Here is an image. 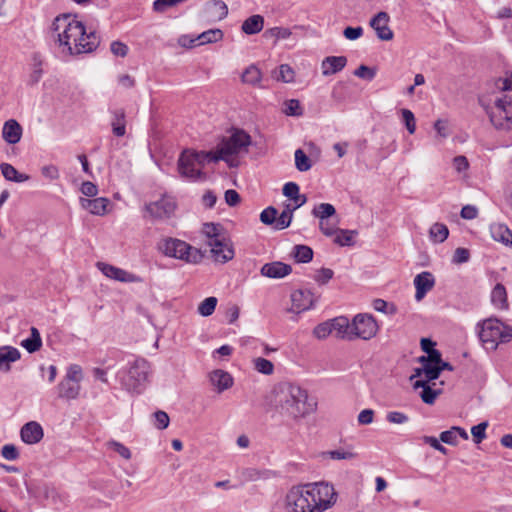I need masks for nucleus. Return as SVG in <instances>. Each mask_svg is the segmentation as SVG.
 <instances>
[{
    "label": "nucleus",
    "instance_id": "nucleus-1",
    "mask_svg": "<svg viewBox=\"0 0 512 512\" xmlns=\"http://www.w3.org/2000/svg\"><path fill=\"white\" fill-rule=\"evenodd\" d=\"M50 38L55 55L69 61L80 54L92 53L100 44V36L70 14L57 16L50 27Z\"/></svg>",
    "mask_w": 512,
    "mask_h": 512
},
{
    "label": "nucleus",
    "instance_id": "nucleus-2",
    "mask_svg": "<svg viewBox=\"0 0 512 512\" xmlns=\"http://www.w3.org/2000/svg\"><path fill=\"white\" fill-rule=\"evenodd\" d=\"M268 411L283 420L298 422L317 410V400L308 391L293 382L276 384L265 398Z\"/></svg>",
    "mask_w": 512,
    "mask_h": 512
},
{
    "label": "nucleus",
    "instance_id": "nucleus-3",
    "mask_svg": "<svg viewBox=\"0 0 512 512\" xmlns=\"http://www.w3.org/2000/svg\"><path fill=\"white\" fill-rule=\"evenodd\" d=\"M337 493L326 482L292 487L285 497L286 512H325L335 505Z\"/></svg>",
    "mask_w": 512,
    "mask_h": 512
},
{
    "label": "nucleus",
    "instance_id": "nucleus-4",
    "mask_svg": "<svg viewBox=\"0 0 512 512\" xmlns=\"http://www.w3.org/2000/svg\"><path fill=\"white\" fill-rule=\"evenodd\" d=\"M479 338L486 350L495 351L499 345L512 340V326L497 318H488L478 323Z\"/></svg>",
    "mask_w": 512,
    "mask_h": 512
},
{
    "label": "nucleus",
    "instance_id": "nucleus-5",
    "mask_svg": "<svg viewBox=\"0 0 512 512\" xmlns=\"http://www.w3.org/2000/svg\"><path fill=\"white\" fill-rule=\"evenodd\" d=\"M151 373L150 363L142 357L136 358L129 364L127 371L121 370L118 372V377L122 386L132 393H141L148 382V377Z\"/></svg>",
    "mask_w": 512,
    "mask_h": 512
},
{
    "label": "nucleus",
    "instance_id": "nucleus-6",
    "mask_svg": "<svg viewBox=\"0 0 512 512\" xmlns=\"http://www.w3.org/2000/svg\"><path fill=\"white\" fill-rule=\"evenodd\" d=\"M157 248L166 257L178 259L188 264H197L203 259L201 250L177 238L161 239Z\"/></svg>",
    "mask_w": 512,
    "mask_h": 512
},
{
    "label": "nucleus",
    "instance_id": "nucleus-7",
    "mask_svg": "<svg viewBox=\"0 0 512 512\" xmlns=\"http://www.w3.org/2000/svg\"><path fill=\"white\" fill-rule=\"evenodd\" d=\"M229 137H224L217 145L218 157L230 167L237 165L235 157L242 152H247L251 145V137L245 130H233Z\"/></svg>",
    "mask_w": 512,
    "mask_h": 512
},
{
    "label": "nucleus",
    "instance_id": "nucleus-8",
    "mask_svg": "<svg viewBox=\"0 0 512 512\" xmlns=\"http://www.w3.org/2000/svg\"><path fill=\"white\" fill-rule=\"evenodd\" d=\"M494 105L497 115L512 126V73L494 81Z\"/></svg>",
    "mask_w": 512,
    "mask_h": 512
},
{
    "label": "nucleus",
    "instance_id": "nucleus-9",
    "mask_svg": "<svg viewBox=\"0 0 512 512\" xmlns=\"http://www.w3.org/2000/svg\"><path fill=\"white\" fill-rule=\"evenodd\" d=\"M353 339L370 340L378 332V324L370 314L360 313L352 320Z\"/></svg>",
    "mask_w": 512,
    "mask_h": 512
},
{
    "label": "nucleus",
    "instance_id": "nucleus-10",
    "mask_svg": "<svg viewBox=\"0 0 512 512\" xmlns=\"http://www.w3.org/2000/svg\"><path fill=\"white\" fill-rule=\"evenodd\" d=\"M291 308L290 312L301 313L312 309L318 301V296L309 289L294 290L291 295Z\"/></svg>",
    "mask_w": 512,
    "mask_h": 512
},
{
    "label": "nucleus",
    "instance_id": "nucleus-11",
    "mask_svg": "<svg viewBox=\"0 0 512 512\" xmlns=\"http://www.w3.org/2000/svg\"><path fill=\"white\" fill-rule=\"evenodd\" d=\"M96 267L109 279L122 283H141L143 279L122 268L104 262H97Z\"/></svg>",
    "mask_w": 512,
    "mask_h": 512
},
{
    "label": "nucleus",
    "instance_id": "nucleus-12",
    "mask_svg": "<svg viewBox=\"0 0 512 512\" xmlns=\"http://www.w3.org/2000/svg\"><path fill=\"white\" fill-rule=\"evenodd\" d=\"M178 172L182 178L189 181H196L201 179L204 175L196 162H194L193 156L187 154L185 151H183L179 157Z\"/></svg>",
    "mask_w": 512,
    "mask_h": 512
},
{
    "label": "nucleus",
    "instance_id": "nucleus-13",
    "mask_svg": "<svg viewBox=\"0 0 512 512\" xmlns=\"http://www.w3.org/2000/svg\"><path fill=\"white\" fill-rule=\"evenodd\" d=\"M202 15L209 22L221 21L228 15V6L223 0H208L203 5Z\"/></svg>",
    "mask_w": 512,
    "mask_h": 512
},
{
    "label": "nucleus",
    "instance_id": "nucleus-14",
    "mask_svg": "<svg viewBox=\"0 0 512 512\" xmlns=\"http://www.w3.org/2000/svg\"><path fill=\"white\" fill-rule=\"evenodd\" d=\"M145 209L151 217L162 219L169 217L174 212L175 203L169 197H162L157 201L147 204Z\"/></svg>",
    "mask_w": 512,
    "mask_h": 512
},
{
    "label": "nucleus",
    "instance_id": "nucleus-15",
    "mask_svg": "<svg viewBox=\"0 0 512 512\" xmlns=\"http://www.w3.org/2000/svg\"><path fill=\"white\" fill-rule=\"evenodd\" d=\"M389 20L390 17L388 13L384 11L378 12L370 20V26L376 32L377 37L382 41H390L394 37L393 31L388 26Z\"/></svg>",
    "mask_w": 512,
    "mask_h": 512
},
{
    "label": "nucleus",
    "instance_id": "nucleus-16",
    "mask_svg": "<svg viewBox=\"0 0 512 512\" xmlns=\"http://www.w3.org/2000/svg\"><path fill=\"white\" fill-rule=\"evenodd\" d=\"M208 245L211 247L212 257L216 262L226 263L233 259L234 249L227 238L216 242L208 241Z\"/></svg>",
    "mask_w": 512,
    "mask_h": 512
},
{
    "label": "nucleus",
    "instance_id": "nucleus-17",
    "mask_svg": "<svg viewBox=\"0 0 512 512\" xmlns=\"http://www.w3.org/2000/svg\"><path fill=\"white\" fill-rule=\"evenodd\" d=\"M292 272V267L289 264L274 261L266 263L261 267L260 273L262 276L272 279H281L288 276Z\"/></svg>",
    "mask_w": 512,
    "mask_h": 512
},
{
    "label": "nucleus",
    "instance_id": "nucleus-18",
    "mask_svg": "<svg viewBox=\"0 0 512 512\" xmlns=\"http://www.w3.org/2000/svg\"><path fill=\"white\" fill-rule=\"evenodd\" d=\"M435 284V279L432 273L428 271L421 272L414 278V286L416 288L415 299L422 300L427 292H429Z\"/></svg>",
    "mask_w": 512,
    "mask_h": 512
},
{
    "label": "nucleus",
    "instance_id": "nucleus-19",
    "mask_svg": "<svg viewBox=\"0 0 512 512\" xmlns=\"http://www.w3.org/2000/svg\"><path fill=\"white\" fill-rule=\"evenodd\" d=\"M43 428L35 421H30L23 425L20 431L21 439L26 444H36L43 438Z\"/></svg>",
    "mask_w": 512,
    "mask_h": 512
},
{
    "label": "nucleus",
    "instance_id": "nucleus-20",
    "mask_svg": "<svg viewBox=\"0 0 512 512\" xmlns=\"http://www.w3.org/2000/svg\"><path fill=\"white\" fill-rule=\"evenodd\" d=\"M347 65V58L345 56H328L321 62V69L323 76L334 75L342 71Z\"/></svg>",
    "mask_w": 512,
    "mask_h": 512
},
{
    "label": "nucleus",
    "instance_id": "nucleus-21",
    "mask_svg": "<svg viewBox=\"0 0 512 512\" xmlns=\"http://www.w3.org/2000/svg\"><path fill=\"white\" fill-rule=\"evenodd\" d=\"M211 384L216 388L218 393H222L232 387L233 377L226 371L216 369L209 374Z\"/></svg>",
    "mask_w": 512,
    "mask_h": 512
},
{
    "label": "nucleus",
    "instance_id": "nucleus-22",
    "mask_svg": "<svg viewBox=\"0 0 512 512\" xmlns=\"http://www.w3.org/2000/svg\"><path fill=\"white\" fill-rule=\"evenodd\" d=\"M109 200L104 197L88 199V198H80V205L83 209L89 211L93 215H105L107 212V207L109 205Z\"/></svg>",
    "mask_w": 512,
    "mask_h": 512
},
{
    "label": "nucleus",
    "instance_id": "nucleus-23",
    "mask_svg": "<svg viewBox=\"0 0 512 512\" xmlns=\"http://www.w3.org/2000/svg\"><path fill=\"white\" fill-rule=\"evenodd\" d=\"M332 329L335 332V336L339 339L352 341L353 339V329L352 322H349L346 317H336L332 320Z\"/></svg>",
    "mask_w": 512,
    "mask_h": 512
},
{
    "label": "nucleus",
    "instance_id": "nucleus-24",
    "mask_svg": "<svg viewBox=\"0 0 512 512\" xmlns=\"http://www.w3.org/2000/svg\"><path fill=\"white\" fill-rule=\"evenodd\" d=\"M21 357L20 351L12 346L0 347V371L9 372L11 363L18 361Z\"/></svg>",
    "mask_w": 512,
    "mask_h": 512
},
{
    "label": "nucleus",
    "instance_id": "nucleus-25",
    "mask_svg": "<svg viewBox=\"0 0 512 512\" xmlns=\"http://www.w3.org/2000/svg\"><path fill=\"white\" fill-rule=\"evenodd\" d=\"M440 441L445 444L456 446L458 444V438L467 440L469 438L465 429L459 426H453L449 430L440 433Z\"/></svg>",
    "mask_w": 512,
    "mask_h": 512
},
{
    "label": "nucleus",
    "instance_id": "nucleus-26",
    "mask_svg": "<svg viewBox=\"0 0 512 512\" xmlns=\"http://www.w3.org/2000/svg\"><path fill=\"white\" fill-rule=\"evenodd\" d=\"M264 27V17L254 14L245 19L241 25V31L246 35H254L262 31Z\"/></svg>",
    "mask_w": 512,
    "mask_h": 512
},
{
    "label": "nucleus",
    "instance_id": "nucleus-27",
    "mask_svg": "<svg viewBox=\"0 0 512 512\" xmlns=\"http://www.w3.org/2000/svg\"><path fill=\"white\" fill-rule=\"evenodd\" d=\"M187 154L193 156L194 162L201 169L206 163L210 162H218L221 158L218 157V149L216 148L214 151H192V150H184Z\"/></svg>",
    "mask_w": 512,
    "mask_h": 512
},
{
    "label": "nucleus",
    "instance_id": "nucleus-28",
    "mask_svg": "<svg viewBox=\"0 0 512 512\" xmlns=\"http://www.w3.org/2000/svg\"><path fill=\"white\" fill-rule=\"evenodd\" d=\"M490 234L495 241L507 246L509 238L512 236V231L505 224L493 223L490 225Z\"/></svg>",
    "mask_w": 512,
    "mask_h": 512
},
{
    "label": "nucleus",
    "instance_id": "nucleus-29",
    "mask_svg": "<svg viewBox=\"0 0 512 512\" xmlns=\"http://www.w3.org/2000/svg\"><path fill=\"white\" fill-rule=\"evenodd\" d=\"M80 386L71 380H62L58 384V395L65 399H75L79 395Z\"/></svg>",
    "mask_w": 512,
    "mask_h": 512
},
{
    "label": "nucleus",
    "instance_id": "nucleus-30",
    "mask_svg": "<svg viewBox=\"0 0 512 512\" xmlns=\"http://www.w3.org/2000/svg\"><path fill=\"white\" fill-rule=\"evenodd\" d=\"M0 170L4 178L15 183H23L30 179L29 175L19 173L14 166L8 163L0 164Z\"/></svg>",
    "mask_w": 512,
    "mask_h": 512
},
{
    "label": "nucleus",
    "instance_id": "nucleus-31",
    "mask_svg": "<svg viewBox=\"0 0 512 512\" xmlns=\"http://www.w3.org/2000/svg\"><path fill=\"white\" fill-rule=\"evenodd\" d=\"M241 80L244 84L258 86L262 80V73L256 65L251 64L243 71Z\"/></svg>",
    "mask_w": 512,
    "mask_h": 512
},
{
    "label": "nucleus",
    "instance_id": "nucleus-32",
    "mask_svg": "<svg viewBox=\"0 0 512 512\" xmlns=\"http://www.w3.org/2000/svg\"><path fill=\"white\" fill-rule=\"evenodd\" d=\"M30 331L31 336L22 340L21 346L25 348L29 353H34L42 347V339L40 332L36 327H31Z\"/></svg>",
    "mask_w": 512,
    "mask_h": 512
},
{
    "label": "nucleus",
    "instance_id": "nucleus-33",
    "mask_svg": "<svg viewBox=\"0 0 512 512\" xmlns=\"http://www.w3.org/2000/svg\"><path fill=\"white\" fill-rule=\"evenodd\" d=\"M414 388H422L421 399L426 404H433L439 394L437 390L432 389L427 381L417 380L414 383Z\"/></svg>",
    "mask_w": 512,
    "mask_h": 512
},
{
    "label": "nucleus",
    "instance_id": "nucleus-34",
    "mask_svg": "<svg viewBox=\"0 0 512 512\" xmlns=\"http://www.w3.org/2000/svg\"><path fill=\"white\" fill-rule=\"evenodd\" d=\"M272 77L283 83H291L295 79V71L288 64H281L272 72Z\"/></svg>",
    "mask_w": 512,
    "mask_h": 512
},
{
    "label": "nucleus",
    "instance_id": "nucleus-35",
    "mask_svg": "<svg viewBox=\"0 0 512 512\" xmlns=\"http://www.w3.org/2000/svg\"><path fill=\"white\" fill-rule=\"evenodd\" d=\"M224 33L221 29H209L197 35L198 45L212 44L221 41Z\"/></svg>",
    "mask_w": 512,
    "mask_h": 512
},
{
    "label": "nucleus",
    "instance_id": "nucleus-36",
    "mask_svg": "<svg viewBox=\"0 0 512 512\" xmlns=\"http://www.w3.org/2000/svg\"><path fill=\"white\" fill-rule=\"evenodd\" d=\"M203 234L209 239V241H221L226 238L223 234V227L220 224L205 223L202 228Z\"/></svg>",
    "mask_w": 512,
    "mask_h": 512
},
{
    "label": "nucleus",
    "instance_id": "nucleus-37",
    "mask_svg": "<svg viewBox=\"0 0 512 512\" xmlns=\"http://www.w3.org/2000/svg\"><path fill=\"white\" fill-rule=\"evenodd\" d=\"M336 214L335 207L330 203H320L312 210V215L319 219V222L331 218Z\"/></svg>",
    "mask_w": 512,
    "mask_h": 512
},
{
    "label": "nucleus",
    "instance_id": "nucleus-38",
    "mask_svg": "<svg viewBox=\"0 0 512 512\" xmlns=\"http://www.w3.org/2000/svg\"><path fill=\"white\" fill-rule=\"evenodd\" d=\"M334 235V242L339 246H352L354 244V237L357 235V231L337 229Z\"/></svg>",
    "mask_w": 512,
    "mask_h": 512
},
{
    "label": "nucleus",
    "instance_id": "nucleus-39",
    "mask_svg": "<svg viewBox=\"0 0 512 512\" xmlns=\"http://www.w3.org/2000/svg\"><path fill=\"white\" fill-rule=\"evenodd\" d=\"M292 255L298 263H308L313 258V250L306 245H295Z\"/></svg>",
    "mask_w": 512,
    "mask_h": 512
},
{
    "label": "nucleus",
    "instance_id": "nucleus-40",
    "mask_svg": "<svg viewBox=\"0 0 512 512\" xmlns=\"http://www.w3.org/2000/svg\"><path fill=\"white\" fill-rule=\"evenodd\" d=\"M429 235L433 242L442 243L447 239L449 230L446 225L442 223H435L431 226Z\"/></svg>",
    "mask_w": 512,
    "mask_h": 512
},
{
    "label": "nucleus",
    "instance_id": "nucleus-41",
    "mask_svg": "<svg viewBox=\"0 0 512 512\" xmlns=\"http://www.w3.org/2000/svg\"><path fill=\"white\" fill-rule=\"evenodd\" d=\"M295 167L300 172H306L311 169L312 162L302 149H297L294 153Z\"/></svg>",
    "mask_w": 512,
    "mask_h": 512
},
{
    "label": "nucleus",
    "instance_id": "nucleus-42",
    "mask_svg": "<svg viewBox=\"0 0 512 512\" xmlns=\"http://www.w3.org/2000/svg\"><path fill=\"white\" fill-rule=\"evenodd\" d=\"M493 304L499 308H503L507 301L506 289L502 284H497L491 293Z\"/></svg>",
    "mask_w": 512,
    "mask_h": 512
},
{
    "label": "nucleus",
    "instance_id": "nucleus-43",
    "mask_svg": "<svg viewBox=\"0 0 512 512\" xmlns=\"http://www.w3.org/2000/svg\"><path fill=\"white\" fill-rule=\"evenodd\" d=\"M217 298L216 297H207L204 299L198 306V313L201 316L208 317L213 314L215 308L217 306Z\"/></svg>",
    "mask_w": 512,
    "mask_h": 512
},
{
    "label": "nucleus",
    "instance_id": "nucleus-44",
    "mask_svg": "<svg viewBox=\"0 0 512 512\" xmlns=\"http://www.w3.org/2000/svg\"><path fill=\"white\" fill-rule=\"evenodd\" d=\"M291 30L286 27H272L264 32L265 38H274L276 41L285 40L291 36Z\"/></svg>",
    "mask_w": 512,
    "mask_h": 512
},
{
    "label": "nucleus",
    "instance_id": "nucleus-45",
    "mask_svg": "<svg viewBox=\"0 0 512 512\" xmlns=\"http://www.w3.org/2000/svg\"><path fill=\"white\" fill-rule=\"evenodd\" d=\"M253 364L255 370L261 374L271 375L274 372V365L268 359L258 357L253 360Z\"/></svg>",
    "mask_w": 512,
    "mask_h": 512
},
{
    "label": "nucleus",
    "instance_id": "nucleus-46",
    "mask_svg": "<svg viewBox=\"0 0 512 512\" xmlns=\"http://www.w3.org/2000/svg\"><path fill=\"white\" fill-rule=\"evenodd\" d=\"M332 332L331 320L320 323L313 329V335L320 340L327 338Z\"/></svg>",
    "mask_w": 512,
    "mask_h": 512
},
{
    "label": "nucleus",
    "instance_id": "nucleus-47",
    "mask_svg": "<svg viewBox=\"0 0 512 512\" xmlns=\"http://www.w3.org/2000/svg\"><path fill=\"white\" fill-rule=\"evenodd\" d=\"M277 214V209L274 208L273 206H269L261 212L260 220L263 224L273 225V227L275 228Z\"/></svg>",
    "mask_w": 512,
    "mask_h": 512
},
{
    "label": "nucleus",
    "instance_id": "nucleus-48",
    "mask_svg": "<svg viewBox=\"0 0 512 512\" xmlns=\"http://www.w3.org/2000/svg\"><path fill=\"white\" fill-rule=\"evenodd\" d=\"M422 363V370H424V376L426 378L425 381L429 382L432 380H435L440 375V369L438 365L432 364L429 362H421Z\"/></svg>",
    "mask_w": 512,
    "mask_h": 512
},
{
    "label": "nucleus",
    "instance_id": "nucleus-49",
    "mask_svg": "<svg viewBox=\"0 0 512 512\" xmlns=\"http://www.w3.org/2000/svg\"><path fill=\"white\" fill-rule=\"evenodd\" d=\"M324 456L333 460H349L355 458L356 454L343 449L331 450L324 453Z\"/></svg>",
    "mask_w": 512,
    "mask_h": 512
},
{
    "label": "nucleus",
    "instance_id": "nucleus-50",
    "mask_svg": "<svg viewBox=\"0 0 512 512\" xmlns=\"http://www.w3.org/2000/svg\"><path fill=\"white\" fill-rule=\"evenodd\" d=\"M488 427L487 422H481L471 428L473 440L476 444L481 443L486 438V428Z\"/></svg>",
    "mask_w": 512,
    "mask_h": 512
},
{
    "label": "nucleus",
    "instance_id": "nucleus-51",
    "mask_svg": "<svg viewBox=\"0 0 512 512\" xmlns=\"http://www.w3.org/2000/svg\"><path fill=\"white\" fill-rule=\"evenodd\" d=\"M354 75L359 77V78H362V79H365V80H368V81H371L375 78L376 76V70L374 68H371V67H368L366 65H360L355 71H354Z\"/></svg>",
    "mask_w": 512,
    "mask_h": 512
},
{
    "label": "nucleus",
    "instance_id": "nucleus-52",
    "mask_svg": "<svg viewBox=\"0 0 512 512\" xmlns=\"http://www.w3.org/2000/svg\"><path fill=\"white\" fill-rule=\"evenodd\" d=\"M284 113L288 116H298L302 113L300 102L296 99H290L285 102Z\"/></svg>",
    "mask_w": 512,
    "mask_h": 512
},
{
    "label": "nucleus",
    "instance_id": "nucleus-53",
    "mask_svg": "<svg viewBox=\"0 0 512 512\" xmlns=\"http://www.w3.org/2000/svg\"><path fill=\"white\" fill-rule=\"evenodd\" d=\"M107 445L110 449L117 452L124 459L129 460L131 458L130 450L126 446H124L122 443L112 440V441H109L107 443Z\"/></svg>",
    "mask_w": 512,
    "mask_h": 512
},
{
    "label": "nucleus",
    "instance_id": "nucleus-54",
    "mask_svg": "<svg viewBox=\"0 0 512 512\" xmlns=\"http://www.w3.org/2000/svg\"><path fill=\"white\" fill-rule=\"evenodd\" d=\"M292 219V213L288 214L282 211L279 215L277 214L275 229L283 230L288 228L292 222Z\"/></svg>",
    "mask_w": 512,
    "mask_h": 512
},
{
    "label": "nucleus",
    "instance_id": "nucleus-55",
    "mask_svg": "<svg viewBox=\"0 0 512 512\" xmlns=\"http://www.w3.org/2000/svg\"><path fill=\"white\" fill-rule=\"evenodd\" d=\"M334 272L329 268H321L317 271L314 279L317 283L324 285L333 278Z\"/></svg>",
    "mask_w": 512,
    "mask_h": 512
},
{
    "label": "nucleus",
    "instance_id": "nucleus-56",
    "mask_svg": "<svg viewBox=\"0 0 512 512\" xmlns=\"http://www.w3.org/2000/svg\"><path fill=\"white\" fill-rule=\"evenodd\" d=\"M386 420L393 424H404L408 422L409 417L403 412L390 411L386 415Z\"/></svg>",
    "mask_w": 512,
    "mask_h": 512
},
{
    "label": "nucleus",
    "instance_id": "nucleus-57",
    "mask_svg": "<svg viewBox=\"0 0 512 512\" xmlns=\"http://www.w3.org/2000/svg\"><path fill=\"white\" fill-rule=\"evenodd\" d=\"M41 174L46 179L51 181L57 180L60 177L59 169L53 164L45 165L41 168Z\"/></svg>",
    "mask_w": 512,
    "mask_h": 512
},
{
    "label": "nucleus",
    "instance_id": "nucleus-58",
    "mask_svg": "<svg viewBox=\"0 0 512 512\" xmlns=\"http://www.w3.org/2000/svg\"><path fill=\"white\" fill-rule=\"evenodd\" d=\"M155 418V427L163 430L166 429L169 425L170 419L166 412L164 411H157L154 413Z\"/></svg>",
    "mask_w": 512,
    "mask_h": 512
},
{
    "label": "nucleus",
    "instance_id": "nucleus-59",
    "mask_svg": "<svg viewBox=\"0 0 512 512\" xmlns=\"http://www.w3.org/2000/svg\"><path fill=\"white\" fill-rule=\"evenodd\" d=\"M2 137L9 144H16L22 137V130H2Z\"/></svg>",
    "mask_w": 512,
    "mask_h": 512
},
{
    "label": "nucleus",
    "instance_id": "nucleus-60",
    "mask_svg": "<svg viewBox=\"0 0 512 512\" xmlns=\"http://www.w3.org/2000/svg\"><path fill=\"white\" fill-rule=\"evenodd\" d=\"M299 186L297 183L295 182H287L284 186H283V195L286 196L287 198H289L290 200H293L294 198L297 197V195L299 194Z\"/></svg>",
    "mask_w": 512,
    "mask_h": 512
},
{
    "label": "nucleus",
    "instance_id": "nucleus-61",
    "mask_svg": "<svg viewBox=\"0 0 512 512\" xmlns=\"http://www.w3.org/2000/svg\"><path fill=\"white\" fill-rule=\"evenodd\" d=\"M337 223H331L329 219L319 222V229L325 236H333L337 231Z\"/></svg>",
    "mask_w": 512,
    "mask_h": 512
},
{
    "label": "nucleus",
    "instance_id": "nucleus-62",
    "mask_svg": "<svg viewBox=\"0 0 512 512\" xmlns=\"http://www.w3.org/2000/svg\"><path fill=\"white\" fill-rule=\"evenodd\" d=\"M1 455L6 460H10V461L16 460L19 457L17 448L12 444L4 445L1 450Z\"/></svg>",
    "mask_w": 512,
    "mask_h": 512
},
{
    "label": "nucleus",
    "instance_id": "nucleus-63",
    "mask_svg": "<svg viewBox=\"0 0 512 512\" xmlns=\"http://www.w3.org/2000/svg\"><path fill=\"white\" fill-rule=\"evenodd\" d=\"M239 314H240V308L237 304L228 305V307L226 309L225 316H226L229 324L235 323L239 318Z\"/></svg>",
    "mask_w": 512,
    "mask_h": 512
},
{
    "label": "nucleus",
    "instance_id": "nucleus-64",
    "mask_svg": "<svg viewBox=\"0 0 512 512\" xmlns=\"http://www.w3.org/2000/svg\"><path fill=\"white\" fill-rule=\"evenodd\" d=\"M110 50L115 56L125 57L128 53V46L120 41H113Z\"/></svg>",
    "mask_w": 512,
    "mask_h": 512
}]
</instances>
